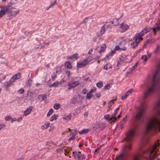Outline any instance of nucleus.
Returning <instances> with one entry per match:
<instances>
[{
    "label": "nucleus",
    "mask_w": 160,
    "mask_h": 160,
    "mask_svg": "<svg viewBox=\"0 0 160 160\" xmlns=\"http://www.w3.org/2000/svg\"><path fill=\"white\" fill-rule=\"evenodd\" d=\"M160 19L158 20L154 25L152 28V32L154 35L157 32H158L160 29Z\"/></svg>",
    "instance_id": "nucleus-8"
},
{
    "label": "nucleus",
    "mask_w": 160,
    "mask_h": 160,
    "mask_svg": "<svg viewBox=\"0 0 160 160\" xmlns=\"http://www.w3.org/2000/svg\"><path fill=\"white\" fill-rule=\"evenodd\" d=\"M58 117V114H54L52 115V117L50 118V121L51 122H52L54 120H56L57 119V118Z\"/></svg>",
    "instance_id": "nucleus-25"
},
{
    "label": "nucleus",
    "mask_w": 160,
    "mask_h": 160,
    "mask_svg": "<svg viewBox=\"0 0 160 160\" xmlns=\"http://www.w3.org/2000/svg\"><path fill=\"white\" fill-rule=\"evenodd\" d=\"M96 91V89L95 88H92V89H91V90L90 91H89V92L92 94V92H95Z\"/></svg>",
    "instance_id": "nucleus-52"
},
{
    "label": "nucleus",
    "mask_w": 160,
    "mask_h": 160,
    "mask_svg": "<svg viewBox=\"0 0 160 160\" xmlns=\"http://www.w3.org/2000/svg\"><path fill=\"white\" fill-rule=\"evenodd\" d=\"M6 76L5 75H3V77L1 79L0 78V83L1 82L2 80H4L5 79Z\"/></svg>",
    "instance_id": "nucleus-53"
},
{
    "label": "nucleus",
    "mask_w": 160,
    "mask_h": 160,
    "mask_svg": "<svg viewBox=\"0 0 160 160\" xmlns=\"http://www.w3.org/2000/svg\"><path fill=\"white\" fill-rule=\"evenodd\" d=\"M129 71L128 72V73H131L134 70L132 68L129 69Z\"/></svg>",
    "instance_id": "nucleus-51"
},
{
    "label": "nucleus",
    "mask_w": 160,
    "mask_h": 160,
    "mask_svg": "<svg viewBox=\"0 0 160 160\" xmlns=\"http://www.w3.org/2000/svg\"><path fill=\"white\" fill-rule=\"evenodd\" d=\"M141 59L144 62H146L148 59L147 56L146 55H143L141 58Z\"/></svg>",
    "instance_id": "nucleus-37"
},
{
    "label": "nucleus",
    "mask_w": 160,
    "mask_h": 160,
    "mask_svg": "<svg viewBox=\"0 0 160 160\" xmlns=\"http://www.w3.org/2000/svg\"><path fill=\"white\" fill-rule=\"evenodd\" d=\"M116 50L115 49H114L112 50L111 51V55H113V54H114L115 52H116Z\"/></svg>",
    "instance_id": "nucleus-56"
},
{
    "label": "nucleus",
    "mask_w": 160,
    "mask_h": 160,
    "mask_svg": "<svg viewBox=\"0 0 160 160\" xmlns=\"http://www.w3.org/2000/svg\"><path fill=\"white\" fill-rule=\"evenodd\" d=\"M115 116H112L109 118V121H111V123L114 122L117 120V118L115 117Z\"/></svg>",
    "instance_id": "nucleus-29"
},
{
    "label": "nucleus",
    "mask_w": 160,
    "mask_h": 160,
    "mask_svg": "<svg viewBox=\"0 0 160 160\" xmlns=\"http://www.w3.org/2000/svg\"><path fill=\"white\" fill-rule=\"evenodd\" d=\"M119 46H118L117 45L115 47V48L114 49H115L116 51H117V50H119Z\"/></svg>",
    "instance_id": "nucleus-62"
},
{
    "label": "nucleus",
    "mask_w": 160,
    "mask_h": 160,
    "mask_svg": "<svg viewBox=\"0 0 160 160\" xmlns=\"http://www.w3.org/2000/svg\"><path fill=\"white\" fill-rule=\"evenodd\" d=\"M72 118V116L71 114H68V115H65L63 117L64 119L68 121L71 119Z\"/></svg>",
    "instance_id": "nucleus-26"
},
{
    "label": "nucleus",
    "mask_w": 160,
    "mask_h": 160,
    "mask_svg": "<svg viewBox=\"0 0 160 160\" xmlns=\"http://www.w3.org/2000/svg\"><path fill=\"white\" fill-rule=\"evenodd\" d=\"M142 158V155L140 154H138L135 155L134 157L133 160H141Z\"/></svg>",
    "instance_id": "nucleus-23"
},
{
    "label": "nucleus",
    "mask_w": 160,
    "mask_h": 160,
    "mask_svg": "<svg viewBox=\"0 0 160 160\" xmlns=\"http://www.w3.org/2000/svg\"><path fill=\"white\" fill-rule=\"evenodd\" d=\"M118 43L120 45H123L126 44V40L124 37H121L117 40Z\"/></svg>",
    "instance_id": "nucleus-15"
},
{
    "label": "nucleus",
    "mask_w": 160,
    "mask_h": 160,
    "mask_svg": "<svg viewBox=\"0 0 160 160\" xmlns=\"http://www.w3.org/2000/svg\"><path fill=\"white\" fill-rule=\"evenodd\" d=\"M50 123L49 122H47L45 124L42 125L41 127V128L42 130H44L48 128L49 127Z\"/></svg>",
    "instance_id": "nucleus-22"
},
{
    "label": "nucleus",
    "mask_w": 160,
    "mask_h": 160,
    "mask_svg": "<svg viewBox=\"0 0 160 160\" xmlns=\"http://www.w3.org/2000/svg\"><path fill=\"white\" fill-rule=\"evenodd\" d=\"M146 128L148 131L155 132L160 131V120L156 118L151 119L148 122Z\"/></svg>",
    "instance_id": "nucleus-1"
},
{
    "label": "nucleus",
    "mask_w": 160,
    "mask_h": 160,
    "mask_svg": "<svg viewBox=\"0 0 160 160\" xmlns=\"http://www.w3.org/2000/svg\"><path fill=\"white\" fill-rule=\"evenodd\" d=\"M119 109V108H117L116 109H115L114 111L113 115H112L113 116H115L117 114V111Z\"/></svg>",
    "instance_id": "nucleus-41"
},
{
    "label": "nucleus",
    "mask_w": 160,
    "mask_h": 160,
    "mask_svg": "<svg viewBox=\"0 0 160 160\" xmlns=\"http://www.w3.org/2000/svg\"><path fill=\"white\" fill-rule=\"evenodd\" d=\"M92 96V94L90 92H89L87 93L86 96V98L89 99L91 98Z\"/></svg>",
    "instance_id": "nucleus-33"
},
{
    "label": "nucleus",
    "mask_w": 160,
    "mask_h": 160,
    "mask_svg": "<svg viewBox=\"0 0 160 160\" xmlns=\"http://www.w3.org/2000/svg\"><path fill=\"white\" fill-rule=\"evenodd\" d=\"M20 10H16L15 11H10L8 14L9 17L10 18H11L13 17H15L19 13Z\"/></svg>",
    "instance_id": "nucleus-12"
},
{
    "label": "nucleus",
    "mask_w": 160,
    "mask_h": 160,
    "mask_svg": "<svg viewBox=\"0 0 160 160\" xmlns=\"http://www.w3.org/2000/svg\"><path fill=\"white\" fill-rule=\"evenodd\" d=\"M95 95L97 98H99L101 96V94L100 93H96Z\"/></svg>",
    "instance_id": "nucleus-60"
},
{
    "label": "nucleus",
    "mask_w": 160,
    "mask_h": 160,
    "mask_svg": "<svg viewBox=\"0 0 160 160\" xmlns=\"http://www.w3.org/2000/svg\"><path fill=\"white\" fill-rule=\"evenodd\" d=\"M56 3L55 2H51V4L49 6V8H51L52 6H53Z\"/></svg>",
    "instance_id": "nucleus-54"
},
{
    "label": "nucleus",
    "mask_w": 160,
    "mask_h": 160,
    "mask_svg": "<svg viewBox=\"0 0 160 160\" xmlns=\"http://www.w3.org/2000/svg\"><path fill=\"white\" fill-rule=\"evenodd\" d=\"M158 72L156 71L153 75V77L152 78V83L151 86L149 88L147 91L144 94L145 95H146L152 92H153L155 89V85L157 83V80H156V78L157 75L158 74Z\"/></svg>",
    "instance_id": "nucleus-4"
},
{
    "label": "nucleus",
    "mask_w": 160,
    "mask_h": 160,
    "mask_svg": "<svg viewBox=\"0 0 160 160\" xmlns=\"http://www.w3.org/2000/svg\"><path fill=\"white\" fill-rule=\"evenodd\" d=\"M11 122L12 123L13 122H14L17 121V119L16 118H12L11 117Z\"/></svg>",
    "instance_id": "nucleus-48"
},
{
    "label": "nucleus",
    "mask_w": 160,
    "mask_h": 160,
    "mask_svg": "<svg viewBox=\"0 0 160 160\" xmlns=\"http://www.w3.org/2000/svg\"><path fill=\"white\" fill-rule=\"evenodd\" d=\"M11 117L10 116H7L5 117V119L6 121H9L11 120Z\"/></svg>",
    "instance_id": "nucleus-40"
},
{
    "label": "nucleus",
    "mask_w": 160,
    "mask_h": 160,
    "mask_svg": "<svg viewBox=\"0 0 160 160\" xmlns=\"http://www.w3.org/2000/svg\"><path fill=\"white\" fill-rule=\"evenodd\" d=\"M93 51V49L92 48L88 52V54H91L92 52Z\"/></svg>",
    "instance_id": "nucleus-58"
},
{
    "label": "nucleus",
    "mask_w": 160,
    "mask_h": 160,
    "mask_svg": "<svg viewBox=\"0 0 160 160\" xmlns=\"http://www.w3.org/2000/svg\"><path fill=\"white\" fill-rule=\"evenodd\" d=\"M1 8V9L0 10V18H2L6 13L8 12L10 6L9 5L2 6Z\"/></svg>",
    "instance_id": "nucleus-7"
},
{
    "label": "nucleus",
    "mask_w": 160,
    "mask_h": 160,
    "mask_svg": "<svg viewBox=\"0 0 160 160\" xmlns=\"http://www.w3.org/2000/svg\"><path fill=\"white\" fill-rule=\"evenodd\" d=\"M18 92L20 94H22L24 92V90L23 89H20L18 91Z\"/></svg>",
    "instance_id": "nucleus-45"
},
{
    "label": "nucleus",
    "mask_w": 160,
    "mask_h": 160,
    "mask_svg": "<svg viewBox=\"0 0 160 160\" xmlns=\"http://www.w3.org/2000/svg\"><path fill=\"white\" fill-rule=\"evenodd\" d=\"M118 19H114L112 21V23L114 25V26H117L118 24Z\"/></svg>",
    "instance_id": "nucleus-30"
},
{
    "label": "nucleus",
    "mask_w": 160,
    "mask_h": 160,
    "mask_svg": "<svg viewBox=\"0 0 160 160\" xmlns=\"http://www.w3.org/2000/svg\"><path fill=\"white\" fill-rule=\"evenodd\" d=\"M149 28H145L142 30L140 32L137 33L133 38V40H135L138 43L142 39V37L145 34L149 31Z\"/></svg>",
    "instance_id": "nucleus-3"
},
{
    "label": "nucleus",
    "mask_w": 160,
    "mask_h": 160,
    "mask_svg": "<svg viewBox=\"0 0 160 160\" xmlns=\"http://www.w3.org/2000/svg\"><path fill=\"white\" fill-rule=\"evenodd\" d=\"M75 136L74 135H73L71 137L69 138V141H71V140H73Z\"/></svg>",
    "instance_id": "nucleus-55"
},
{
    "label": "nucleus",
    "mask_w": 160,
    "mask_h": 160,
    "mask_svg": "<svg viewBox=\"0 0 160 160\" xmlns=\"http://www.w3.org/2000/svg\"><path fill=\"white\" fill-rule=\"evenodd\" d=\"M105 32V26L104 25H103L102 26L101 28L100 31V34L102 35Z\"/></svg>",
    "instance_id": "nucleus-35"
},
{
    "label": "nucleus",
    "mask_w": 160,
    "mask_h": 160,
    "mask_svg": "<svg viewBox=\"0 0 160 160\" xmlns=\"http://www.w3.org/2000/svg\"><path fill=\"white\" fill-rule=\"evenodd\" d=\"M53 110L52 109H51L48 112L47 116L48 117H49L53 113Z\"/></svg>",
    "instance_id": "nucleus-36"
},
{
    "label": "nucleus",
    "mask_w": 160,
    "mask_h": 160,
    "mask_svg": "<svg viewBox=\"0 0 160 160\" xmlns=\"http://www.w3.org/2000/svg\"><path fill=\"white\" fill-rule=\"evenodd\" d=\"M125 158V154L124 153H122L117 156L116 159L117 160H124Z\"/></svg>",
    "instance_id": "nucleus-17"
},
{
    "label": "nucleus",
    "mask_w": 160,
    "mask_h": 160,
    "mask_svg": "<svg viewBox=\"0 0 160 160\" xmlns=\"http://www.w3.org/2000/svg\"><path fill=\"white\" fill-rule=\"evenodd\" d=\"M96 86L99 88H100L103 86L102 82L101 81H99L96 83Z\"/></svg>",
    "instance_id": "nucleus-34"
},
{
    "label": "nucleus",
    "mask_w": 160,
    "mask_h": 160,
    "mask_svg": "<svg viewBox=\"0 0 160 160\" xmlns=\"http://www.w3.org/2000/svg\"><path fill=\"white\" fill-rule=\"evenodd\" d=\"M133 91V89H131L130 90L128 91L125 94L124 96H122V99H124L126 98L131 93H132Z\"/></svg>",
    "instance_id": "nucleus-19"
},
{
    "label": "nucleus",
    "mask_w": 160,
    "mask_h": 160,
    "mask_svg": "<svg viewBox=\"0 0 160 160\" xmlns=\"http://www.w3.org/2000/svg\"><path fill=\"white\" fill-rule=\"evenodd\" d=\"M106 45L105 44H102L100 46V49L99 51V53H101L102 52H104L106 49Z\"/></svg>",
    "instance_id": "nucleus-21"
},
{
    "label": "nucleus",
    "mask_w": 160,
    "mask_h": 160,
    "mask_svg": "<svg viewBox=\"0 0 160 160\" xmlns=\"http://www.w3.org/2000/svg\"><path fill=\"white\" fill-rule=\"evenodd\" d=\"M160 145V140L157 141L152 146L150 152L149 160H160V153H157L158 148V147Z\"/></svg>",
    "instance_id": "nucleus-2"
},
{
    "label": "nucleus",
    "mask_w": 160,
    "mask_h": 160,
    "mask_svg": "<svg viewBox=\"0 0 160 160\" xmlns=\"http://www.w3.org/2000/svg\"><path fill=\"white\" fill-rule=\"evenodd\" d=\"M145 108H143L140 110L138 113L136 115L135 118L137 119H140L142 115L143 112Z\"/></svg>",
    "instance_id": "nucleus-14"
},
{
    "label": "nucleus",
    "mask_w": 160,
    "mask_h": 160,
    "mask_svg": "<svg viewBox=\"0 0 160 160\" xmlns=\"http://www.w3.org/2000/svg\"><path fill=\"white\" fill-rule=\"evenodd\" d=\"M60 105L59 103H55L53 106V108L54 109L58 110L60 107Z\"/></svg>",
    "instance_id": "nucleus-32"
},
{
    "label": "nucleus",
    "mask_w": 160,
    "mask_h": 160,
    "mask_svg": "<svg viewBox=\"0 0 160 160\" xmlns=\"http://www.w3.org/2000/svg\"><path fill=\"white\" fill-rule=\"evenodd\" d=\"M138 43L135 40H133L130 44V46L133 49H135L138 46Z\"/></svg>",
    "instance_id": "nucleus-20"
},
{
    "label": "nucleus",
    "mask_w": 160,
    "mask_h": 160,
    "mask_svg": "<svg viewBox=\"0 0 160 160\" xmlns=\"http://www.w3.org/2000/svg\"><path fill=\"white\" fill-rule=\"evenodd\" d=\"M21 77V75L20 73H18L17 74H16L14 75L12 78V79L13 80V82L15 80L20 79Z\"/></svg>",
    "instance_id": "nucleus-18"
},
{
    "label": "nucleus",
    "mask_w": 160,
    "mask_h": 160,
    "mask_svg": "<svg viewBox=\"0 0 160 160\" xmlns=\"http://www.w3.org/2000/svg\"><path fill=\"white\" fill-rule=\"evenodd\" d=\"M88 112H86L84 113V116L85 117H87V116H88Z\"/></svg>",
    "instance_id": "nucleus-63"
},
{
    "label": "nucleus",
    "mask_w": 160,
    "mask_h": 160,
    "mask_svg": "<svg viewBox=\"0 0 160 160\" xmlns=\"http://www.w3.org/2000/svg\"><path fill=\"white\" fill-rule=\"evenodd\" d=\"M110 88V85L109 84L107 85L104 86V89H109Z\"/></svg>",
    "instance_id": "nucleus-43"
},
{
    "label": "nucleus",
    "mask_w": 160,
    "mask_h": 160,
    "mask_svg": "<svg viewBox=\"0 0 160 160\" xmlns=\"http://www.w3.org/2000/svg\"><path fill=\"white\" fill-rule=\"evenodd\" d=\"M131 62V60L128 56H122L121 58H120L118 62V66L120 64L122 65H125L126 63H128Z\"/></svg>",
    "instance_id": "nucleus-6"
},
{
    "label": "nucleus",
    "mask_w": 160,
    "mask_h": 160,
    "mask_svg": "<svg viewBox=\"0 0 160 160\" xmlns=\"http://www.w3.org/2000/svg\"><path fill=\"white\" fill-rule=\"evenodd\" d=\"M92 57L91 56H89L86 59L82 61H79L77 62V67L78 68H80L84 67L88 64V63L92 60Z\"/></svg>",
    "instance_id": "nucleus-5"
},
{
    "label": "nucleus",
    "mask_w": 160,
    "mask_h": 160,
    "mask_svg": "<svg viewBox=\"0 0 160 160\" xmlns=\"http://www.w3.org/2000/svg\"><path fill=\"white\" fill-rule=\"evenodd\" d=\"M32 109V106H30L24 112L23 116H26L29 115L31 113Z\"/></svg>",
    "instance_id": "nucleus-16"
},
{
    "label": "nucleus",
    "mask_w": 160,
    "mask_h": 160,
    "mask_svg": "<svg viewBox=\"0 0 160 160\" xmlns=\"http://www.w3.org/2000/svg\"><path fill=\"white\" fill-rule=\"evenodd\" d=\"M5 126V125L4 124H0V130L2 128H4Z\"/></svg>",
    "instance_id": "nucleus-47"
},
{
    "label": "nucleus",
    "mask_w": 160,
    "mask_h": 160,
    "mask_svg": "<svg viewBox=\"0 0 160 160\" xmlns=\"http://www.w3.org/2000/svg\"><path fill=\"white\" fill-rule=\"evenodd\" d=\"M73 155L76 159L80 160L85 158L83 155H82L80 152H73Z\"/></svg>",
    "instance_id": "nucleus-11"
},
{
    "label": "nucleus",
    "mask_w": 160,
    "mask_h": 160,
    "mask_svg": "<svg viewBox=\"0 0 160 160\" xmlns=\"http://www.w3.org/2000/svg\"><path fill=\"white\" fill-rule=\"evenodd\" d=\"M65 65V68L68 69H71L72 67V64L69 61L66 62Z\"/></svg>",
    "instance_id": "nucleus-24"
},
{
    "label": "nucleus",
    "mask_w": 160,
    "mask_h": 160,
    "mask_svg": "<svg viewBox=\"0 0 160 160\" xmlns=\"http://www.w3.org/2000/svg\"><path fill=\"white\" fill-rule=\"evenodd\" d=\"M54 86H57L58 84V82H54L53 83Z\"/></svg>",
    "instance_id": "nucleus-57"
},
{
    "label": "nucleus",
    "mask_w": 160,
    "mask_h": 160,
    "mask_svg": "<svg viewBox=\"0 0 160 160\" xmlns=\"http://www.w3.org/2000/svg\"><path fill=\"white\" fill-rule=\"evenodd\" d=\"M99 149L98 148H97V149H96L94 151V154H97L98 153V152L99 151Z\"/></svg>",
    "instance_id": "nucleus-59"
},
{
    "label": "nucleus",
    "mask_w": 160,
    "mask_h": 160,
    "mask_svg": "<svg viewBox=\"0 0 160 160\" xmlns=\"http://www.w3.org/2000/svg\"><path fill=\"white\" fill-rule=\"evenodd\" d=\"M119 28L121 32H124L129 29V26L126 24L122 23L119 25Z\"/></svg>",
    "instance_id": "nucleus-10"
},
{
    "label": "nucleus",
    "mask_w": 160,
    "mask_h": 160,
    "mask_svg": "<svg viewBox=\"0 0 160 160\" xmlns=\"http://www.w3.org/2000/svg\"><path fill=\"white\" fill-rule=\"evenodd\" d=\"M73 59H77L78 58V53H75L72 55Z\"/></svg>",
    "instance_id": "nucleus-38"
},
{
    "label": "nucleus",
    "mask_w": 160,
    "mask_h": 160,
    "mask_svg": "<svg viewBox=\"0 0 160 160\" xmlns=\"http://www.w3.org/2000/svg\"><path fill=\"white\" fill-rule=\"evenodd\" d=\"M132 145L131 143H129L128 145L125 146V148L130 150L131 148Z\"/></svg>",
    "instance_id": "nucleus-39"
},
{
    "label": "nucleus",
    "mask_w": 160,
    "mask_h": 160,
    "mask_svg": "<svg viewBox=\"0 0 160 160\" xmlns=\"http://www.w3.org/2000/svg\"><path fill=\"white\" fill-rule=\"evenodd\" d=\"M22 118H23L22 117V116L20 117H19L17 119V121L18 122H20L22 119Z\"/></svg>",
    "instance_id": "nucleus-46"
},
{
    "label": "nucleus",
    "mask_w": 160,
    "mask_h": 160,
    "mask_svg": "<svg viewBox=\"0 0 160 160\" xmlns=\"http://www.w3.org/2000/svg\"><path fill=\"white\" fill-rule=\"evenodd\" d=\"M87 92V90L86 88H84L82 90V92L83 94H85Z\"/></svg>",
    "instance_id": "nucleus-44"
},
{
    "label": "nucleus",
    "mask_w": 160,
    "mask_h": 160,
    "mask_svg": "<svg viewBox=\"0 0 160 160\" xmlns=\"http://www.w3.org/2000/svg\"><path fill=\"white\" fill-rule=\"evenodd\" d=\"M138 65V63H136L133 66L132 68V69H133L134 70H135L136 68H137Z\"/></svg>",
    "instance_id": "nucleus-49"
},
{
    "label": "nucleus",
    "mask_w": 160,
    "mask_h": 160,
    "mask_svg": "<svg viewBox=\"0 0 160 160\" xmlns=\"http://www.w3.org/2000/svg\"><path fill=\"white\" fill-rule=\"evenodd\" d=\"M113 103V101H111L108 103V105L109 106H111Z\"/></svg>",
    "instance_id": "nucleus-50"
},
{
    "label": "nucleus",
    "mask_w": 160,
    "mask_h": 160,
    "mask_svg": "<svg viewBox=\"0 0 160 160\" xmlns=\"http://www.w3.org/2000/svg\"><path fill=\"white\" fill-rule=\"evenodd\" d=\"M62 150L61 149H58L56 150V152H60Z\"/></svg>",
    "instance_id": "nucleus-64"
},
{
    "label": "nucleus",
    "mask_w": 160,
    "mask_h": 160,
    "mask_svg": "<svg viewBox=\"0 0 160 160\" xmlns=\"http://www.w3.org/2000/svg\"><path fill=\"white\" fill-rule=\"evenodd\" d=\"M104 118L105 119H107L109 121V114H106L104 116Z\"/></svg>",
    "instance_id": "nucleus-42"
},
{
    "label": "nucleus",
    "mask_w": 160,
    "mask_h": 160,
    "mask_svg": "<svg viewBox=\"0 0 160 160\" xmlns=\"http://www.w3.org/2000/svg\"><path fill=\"white\" fill-rule=\"evenodd\" d=\"M38 98L40 101H42L46 99L45 96L43 95H40L38 96Z\"/></svg>",
    "instance_id": "nucleus-28"
},
{
    "label": "nucleus",
    "mask_w": 160,
    "mask_h": 160,
    "mask_svg": "<svg viewBox=\"0 0 160 160\" xmlns=\"http://www.w3.org/2000/svg\"><path fill=\"white\" fill-rule=\"evenodd\" d=\"M135 133V131L133 129L130 130L128 132L126 137V140L128 141L132 140L133 138Z\"/></svg>",
    "instance_id": "nucleus-9"
},
{
    "label": "nucleus",
    "mask_w": 160,
    "mask_h": 160,
    "mask_svg": "<svg viewBox=\"0 0 160 160\" xmlns=\"http://www.w3.org/2000/svg\"><path fill=\"white\" fill-rule=\"evenodd\" d=\"M67 58L68 59H69V60L72 59H73L72 55L71 56H70L67 57Z\"/></svg>",
    "instance_id": "nucleus-61"
},
{
    "label": "nucleus",
    "mask_w": 160,
    "mask_h": 160,
    "mask_svg": "<svg viewBox=\"0 0 160 160\" xmlns=\"http://www.w3.org/2000/svg\"><path fill=\"white\" fill-rule=\"evenodd\" d=\"M88 129H83L81 131L79 132V133L80 134H86L88 133Z\"/></svg>",
    "instance_id": "nucleus-31"
},
{
    "label": "nucleus",
    "mask_w": 160,
    "mask_h": 160,
    "mask_svg": "<svg viewBox=\"0 0 160 160\" xmlns=\"http://www.w3.org/2000/svg\"><path fill=\"white\" fill-rule=\"evenodd\" d=\"M112 68V65L110 64H105L103 67L104 69L106 70H108L109 69H110Z\"/></svg>",
    "instance_id": "nucleus-27"
},
{
    "label": "nucleus",
    "mask_w": 160,
    "mask_h": 160,
    "mask_svg": "<svg viewBox=\"0 0 160 160\" xmlns=\"http://www.w3.org/2000/svg\"><path fill=\"white\" fill-rule=\"evenodd\" d=\"M79 83L78 81L74 82H71L68 84V90L71 89V88L75 87L76 86L78 85Z\"/></svg>",
    "instance_id": "nucleus-13"
}]
</instances>
